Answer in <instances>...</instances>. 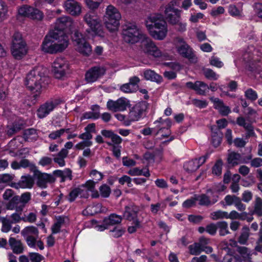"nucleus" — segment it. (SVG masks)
Listing matches in <instances>:
<instances>
[{"mask_svg": "<svg viewBox=\"0 0 262 262\" xmlns=\"http://www.w3.org/2000/svg\"><path fill=\"white\" fill-rule=\"evenodd\" d=\"M246 215V213L245 212L240 214L235 210H232L230 212V213H228L227 212V219H230L231 220H235V219L244 220L245 219L244 216Z\"/></svg>", "mask_w": 262, "mask_h": 262, "instance_id": "864d4df0", "label": "nucleus"}, {"mask_svg": "<svg viewBox=\"0 0 262 262\" xmlns=\"http://www.w3.org/2000/svg\"><path fill=\"white\" fill-rule=\"evenodd\" d=\"M143 75L146 80L158 83L161 82L162 80V77L160 75L151 70H145L143 72Z\"/></svg>", "mask_w": 262, "mask_h": 262, "instance_id": "c9c22d12", "label": "nucleus"}, {"mask_svg": "<svg viewBox=\"0 0 262 262\" xmlns=\"http://www.w3.org/2000/svg\"><path fill=\"white\" fill-rule=\"evenodd\" d=\"M186 86L191 90L195 91V92L200 95L205 96L209 92L208 85L205 82L201 81H196L195 82H187Z\"/></svg>", "mask_w": 262, "mask_h": 262, "instance_id": "4be33fe9", "label": "nucleus"}, {"mask_svg": "<svg viewBox=\"0 0 262 262\" xmlns=\"http://www.w3.org/2000/svg\"><path fill=\"white\" fill-rule=\"evenodd\" d=\"M227 212L222 210H217L210 213V217L212 220H218L220 219H227Z\"/></svg>", "mask_w": 262, "mask_h": 262, "instance_id": "49530a36", "label": "nucleus"}, {"mask_svg": "<svg viewBox=\"0 0 262 262\" xmlns=\"http://www.w3.org/2000/svg\"><path fill=\"white\" fill-rule=\"evenodd\" d=\"M138 209L135 206H126L123 214L124 217L128 220L136 222V225L139 226V222L137 220Z\"/></svg>", "mask_w": 262, "mask_h": 262, "instance_id": "bb28decb", "label": "nucleus"}, {"mask_svg": "<svg viewBox=\"0 0 262 262\" xmlns=\"http://www.w3.org/2000/svg\"><path fill=\"white\" fill-rule=\"evenodd\" d=\"M146 26L150 35L157 40L164 39L167 34V24L161 14L149 15L146 21Z\"/></svg>", "mask_w": 262, "mask_h": 262, "instance_id": "7ed1b4c3", "label": "nucleus"}, {"mask_svg": "<svg viewBox=\"0 0 262 262\" xmlns=\"http://www.w3.org/2000/svg\"><path fill=\"white\" fill-rule=\"evenodd\" d=\"M249 235V228L247 226H244L242 228L241 234L238 238V242L242 245L247 244Z\"/></svg>", "mask_w": 262, "mask_h": 262, "instance_id": "37998d69", "label": "nucleus"}, {"mask_svg": "<svg viewBox=\"0 0 262 262\" xmlns=\"http://www.w3.org/2000/svg\"><path fill=\"white\" fill-rule=\"evenodd\" d=\"M28 256L31 262H41L44 258L42 255L36 252H29Z\"/></svg>", "mask_w": 262, "mask_h": 262, "instance_id": "bf43d9fd", "label": "nucleus"}, {"mask_svg": "<svg viewBox=\"0 0 262 262\" xmlns=\"http://www.w3.org/2000/svg\"><path fill=\"white\" fill-rule=\"evenodd\" d=\"M209 156V154H207L205 156L201 157L198 159H194L185 162L183 165L184 170L188 173L193 172L196 171L206 162Z\"/></svg>", "mask_w": 262, "mask_h": 262, "instance_id": "412c9836", "label": "nucleus"}, {"mask_svg": "<svg viewBox=\"0 0 262 262\" xmlns=\"http://www.w3.org/2000/svg\"><path fill=\"white\" fill-rule=\"evenodd\" d=\"M147 108V103L145 101L136 103L130 109L128 114L129 120L132 122L139 121L145 115Z\"/></svg>", "mask_w": 262, "mask_h": 262, "instance_id": "4468645a", "label": "nucleus"}, {"mask_svg": "<svg viewBox=\"0 0 262 262\" xmlns=\"http://www.w3.org/2000/svg\"><path fill=\"white\" fill-rule=\"evenodd\" d=\"M177 1H171L167 6L164 10L165 18L168 22L172 25H176L179 20H181V11L174 7V4Z\"/></svg>", "mask_w": 262, "mask_h": 262, "instance_id": "2eb2a0df", "label": "nucleus"}, {"mask_svg": "<svg viewBox=\"0 0 262 262\" xmlns=\"http://www.w3.org/2000/svg\"><path fill=\"white\" fill-rule=\"evenodd\" d=\"M9 244L14 253L19 254L24 252V247L20 241L10 237L9 239Z\"/></svg>", "mask_w": 262, "mask_h": 262, "instance_id": "473e14b6", "label": "nucleus"}, {"mask_svg": "<svg viewBox=\"0 0 262 262\" xmlns=\"http://www.w3.org/2000/svg\"><path fill=\"white\" fill-rule=\"evenodd\" d=\"M253 9L255 13L258 17L262 19V3L260 2L255 3L253 5Z\"/></svg>", "mask_w": 262, "mask_h": 262, "instance_id": "774afa93", "label": "nucleus"}, {"mask_svg": "<svg viewBox=\"0 0 262 262\" xmlns=\"http://www.w3.org/2000/svg\"><path fill=\"white\" fill-rule=\"evenodd\" d=\"M73 40L76 49L78 52L85 56H89L91 54L92 47L83 37L81 33L77 31H75L73 37Z\"/></svg>", "mask_w": 262, "mask_h": 262, "instance_id": "f8f14e48", "label": "nucleus"}, {"mask_svg": "<svg viewBox=\"0 0 262 262\" xmlns=\"http://www.w3.org/2000/svg\"><path fill=\"white\" fill-rule=\"evenodd\" d=\"M27 44L23 39L21 34L16 32L12 36L11 52L16 59H21L27 53Z\"/></svg>", "mask_w": 262, "mask_h": 262, "instance_id": "6e6552de", "label": "nucleus"}, {"mask_svg": "<svg viewBox=\"0 0 262 262\" xmlns=\"http://www.w3.org/2000/svg\"><path fill=\"white\" fill-rule=\"evenodd\" d=\"M141 48L143 52L154 57H160L162 52L156 46L153 41L145 34L141 40Z\"/></svg>", "mask_w": 262, "mask_h": 262, "instance_id": "ddd939ff", "label": "nucleus"}, {"mask_svg": "<svg viewBox=\"0 0 262 262\" xmlns=\"http://www.w3.org/2000/svg\"><path fill=\"white\" fill-rule=\"evenodd\" d=\"M124 230L121 227H116L113 230H110L111 235L115 238L121 237L124 233Z\"/></svg>", "mask_w": 262, "mask_h": 262, "instance_id": "e2e57ef3", "label": "nucleus"}, {"mask_svg": "<svg viewBox=\"0 0 262 262\" xmlns=\"http://www.w3.org/2000/svg\"><path fill=\"white\" fill-rule=\"evenodd\" d=\"M85 132L79 135L78 137L80 139L83 140H89L91 141L92 139L93 136L92 135V133H96V125L95 123H90L85 128H84Z\"/></svg>", "mask_w": 262, "mask_h": 262, "instance_id": "2f4dec72", "label": "nucleus"}, {"mask_svg": "<svg viewBox=\"0 0 262 262\" xmlns=\"http://www.w3.org/2000/svg\"><path fill=\"white\" fill-rule=\"evenodd\" d=\"M96 184V182H95L93 180H89L86 181L88 189L90 190V192H92V197L93 198H98L99 196L98 191L95 189Z\"/></svg>", "mask_w": 262, "mask_h": 262, "instance_id": "de8ad7c7", "label": "nucleus"}, {"mask_svg": "<svg viewBox=\"0 0 262 262\" xmlns=\"http://www.w3.org/2000/svg\"><path fill=\"white\" fill-rule=\"evenodd\" d=\"M38 233L37 228L33 226H27L21 231V234L23 236H35L38 237Z\"/></svg>", "mask_w": 262, "mask_h": 262, "instance_id": "a19ab883", "label": "nucleus"}, {"mask_svg": "<svg viewBox=\"0 0 262 262\" xmlns=\"http://www.w3.org/2000/svg\"><path fill=\"white\" fill-rule=\"evenodd\" d=\"M58 102L57 100H50L41 104L37 110V116L39 119L46 117L57 107Z\"/></svg>", "mask_w": 262, "mask_h": 262, "instance_id": "a211bd4d", "label": "nucleus"}, {"mask_svg": "<svg viewBox=\"0 0 262 262\" xmlns=\"http://www.w3.org/2000/svg\"><path fill=\"white\" fill-rule=\"evenodd\" d=\"M31 6L24 5L18 9V13L19 15L29 18V15L31 13Z\"/></svg>", "mask_w": 262, "mask_h": 262, "instance_id": "052dcab7", "label": "nucleus"}, {"mask_svg": "<svg viewBox=\"0 0 262 262\" xmlns=\"http://www.w3.org/2000/svg\"><path fill=\"white\" fill-rule=\"evenodd\" d=\"M50 31L45 37L41 45V51L48 54H54L63 52L69 46V36Z\"/></svg>", "mask_w": 262, "mask_h": 262, "instance_id": "f257e3e1", "label": "nucleus"}, {"mask_svg": "<svg viewBox=\"0 0 262 262\" xmlns=\"http://www.w3.org/2000/svg\"><path fill=\"white\" fill-rule=\"evenodd\" d=\"M195 200L199 202V205L201 206H208L211 204H214L217 201V196L216 195L213 196L212 200L209 196L205 194L201 195H195Z\"/></svg>", "mask_w": 262, "mask_h": 262, "instance_id": "c756f323", "label": "nucleus"}, {"mask_svg": "<svg viewBox=\"0 0 262 262\" xmlns=\"http://www.w3.org/2000/svg\"><path fill=\"white\" fill-rule=\"evenodd\" d=\"M129 104V101L125 98L121 97L114 101L110 99L106 104L107 108L113 112L125 111Z\"/></svg>", "mask_w": 262, "mask_h": 262, "instance_id": "6ab92c4d", "label": "nucleus"}, {"mask_svg": "<svg viewBox=\"0 0 262 262\" xmlns=\"http://www.w3.org/2000/svg\"><path fill=\"white\" fill-rule=\"evenodd\" d=\"M212 132V143L216 147L221 143L223 134L221 130L217 129L215 126H212L211 128Z\"/></svg>", "mask_w": 262, "mask_h": 262, "instance_id": "72a5a7b5", "label": "nucleus"}, {"mask_svg": "<svg viewBox=\"0 0 262 262\" xmlns=\"http://www.w3.org/2000/svg\"><path fill=\"white\" fill-rule=\"evenodd\" d=\"M6 208L8 210H15L16 212H21L24 208V205L20 204L19 196H14L7 204Z\"/></svg>", "mask_w": 262, "mask_h": 262, "instance_id": "cd10ccee", "label": "nucleus"}, {"mask_svg": "<svg viewBox=\"0 0 262 262\" xmlns=\"http://www.w3.org/2000/svg\"><path fill=\"white\" fill-rule=\"evenodd\" d=\"M70 64L69 61L63 57L55 58L52 64V72L57 79H61L69 72Z\"/></svg>", "mask_w": 262, "mask_h": 262, "instance_id": "9d476101", "label": "nucleus"}, {"mask_svg": "<svg viewBox=\"0 0 262 262\" xmlns=\"http://www.w3.org/2000/svg\"><path fill=\"white\" fill-rule=\"evenodd\" d=\"M89 192L86 182L85 184L72 189L68 195V200L70 202H73L78 196L80 198L88 199L90 196Z\"/></svg>", "mask_w": 262, "mask_h": 262, "instance_id": "f3484780", "label": "nucleus"}, {"mask_svg": "<svg viewBox=\"0 0 262 262\" xmlns=\"http://www.w3.org/2000/svg\"><path fill=\"white\" fill-rule=\"evenodd\" d=\"M204 74L208 79L216 80L219 78V75L210 69L204 70Z\"/></svg>", "mask_w": 262, "mask_h": 262, "instance_id": "603ef678", "label": "nucleus"}, {"mask_svg": "<svg viewBox=\"0 0 262 262\" xmlns=\"http://www.w3.org/2000/svg\"><path fill=\"white\" fill-rule=\"evenodd\" d=\"M223 162L221 160H218L212 167L213 174L219 176L222 173Z\"/></svg>", "mask_w": 262, "mask_h": 262, "instance_id": "5fc2aeb1", "label": "nucleus"}, {"mask_svg": "<svg viewBox=\"0 0 262 262\" xmlns=\"http://www.w3.org/2000/svg\"><path fill=\"white\" fill-rule=\"evenodd\" d=\"M227 161L228 164L233 166L241 163H247V162L242 158L241 154L235 152H232L229 154Z\"/></svg>", "mask_w": 262, "mask_h": 262, "instance_id": "c85d7f7f", "label": "nucleus"}, {"mask_svg": "<svg viewBox=\"0 0 262 262\" xmlns=\"http://www.w3.org/2000/svg\"><path fill=\"white\" fill-rule=\"evenodd\" d=\"M217 229L221 236H224L230 233L228 228V224L226 221L217 222Z\"/></svg>", "mask_w": 262, "mask_h": 262, "instance_id": "58836bf2", "label": "nucleus"}, {"mask_svg": "<svg viewBox=\"0 0 262 262\" xmlns=\"http://www.w3.org/2000/svg\"><path fill=\"white\" fill-rule=\"evenodd\" d=\"M107 209L103 207L100 203L93 204L89 205L82 211L83 215H93L96 213L105 212Z\"/></svg>", "mask_w": 262, "mask_h": 262, "instance_id": "b1692460", "label": "nucleus"}, {"mask_svg": "<svg viewBox=\"0 0 262 262\" xmlns=\"http://www.w3.org/2000/svg\"><path fill=\"white\" fill-rule=\"evenodd\" d=\"M83 20L89 28L85 33L88 38H94L96 36L103 37L104 32L100 17L94 12H90L85 14Z\"/></svg>", "mask_w": 262, "mask_h": 262, "instance_id": "20e7f679", "label": "nucleus"}, {"mask_svg": "<svg viewBox=\"0 0 262 262\" xmlns=\"http://www.w3.org/2000/svg\"><path fill=\"white\" fill-rule=\"evenodd\" d=\"M28 246L31 248H36V243L38 237L35 236H24Z\"/></svg>", "mask_w": 262, "mask_h": 262, "instance_id": "69168bd1", "label": "nucleus"}, {"mask_svg": "<svg viewBox=\"0 0 262 262\" xmlns=\"http://www.w3.org/2000/svg\"><path fill=\"white\" fill-rule=\"evenodd\" d=\"M7 219L13 224L23 221V217L21 216V212L16 211V212L12 213Z\"/></svg>", "mask_w": 262, "mask_h": 262, "instance_id": "6e6d98bb", "label": "nucleus"}, {"mask_svg": "<svg viewBox=\"0 0 262 262\" xmlns=\"http://www.w3.org/2000/svg\"><path fill=\"white\" fill-rule=\"evenodd\" d=\"M189 249L191 254L195 255L200 254L202 252V250H203L198 243H195L193 245H190Z\"/></svg>", "mask_w": 262, "mask_h": 262, "instance_id": "4d7b16f0", "label": "nucleus"}, {"mask_svg": "<svg viewBox=\"0 0 262 262\" xmlns=\"http://www.w3.org/2000/svg\"><path fill=\"white\" fill-rule=\"evenodd\" d=\"M238 252L245 258H249L252 254V251L245 247L238 248Z\"/></svg>", "mask_w": 262, "mask_h": 262, "instance_id": "13d9d810", "label": "nucleus"}, {"mask_svg": "<svg viewBox=\"0 0 262 262\" xmlns=\"http://www.w3.org/2000/svg\"><path fill=\"white\" fill-rule=\"evenodd\" d=\"M254 212L259 216H262V200L259 197L255 199Z\"/></svg>", "mask_w": 262, "mask_h": 262, "instance_id": "09e8293b", "label": "nucleus"}, {"mask_svg": "<svg viewBox=\"0 0 262 262\" xmlns=\"http://www.w3.org/2000/svg\"><path fill=\"white\" fill-rule=\"evenodd\" d=\"M74 28V22L72 18L68 16H63L58 18L54 25V29L51 31H56L58 34L69 36L67 34L71 33Z\"/></svg>", "mask_w": 262, "mask_h": 262, "instance_id": "1a4fd4ad", "label": "nucleus"}, {"mask_svg": "<svg viewBox=\"0 0 262 262\" xmlns=\"http://www.w3.org/2000/svg\"><path fill=\"white\" fill-rule=\"evenodd\" d=\"M37 180L36 182L38 187L46 188L48 183H52L55 181V178L50 174L38 172L37 174Z\"/></svg>", "mask_w": 262, "mask_h": 262, "instance_id": "5701e85b", "label": "nucleus"}, {"mask_svg": "<svg viewBox=\"0 0 262 262\" xmlns=\"http://www.w3.org/2000/svg\"><path fill=\"white\" fill-rule=\"evenodd\" d=\"M121 19V13L116 8L111 5L107 7L104 16V23L109 31L115 32L118 30Z\"/></svg>", "mask_w": 262, "mask_h": 262, "instance_id": "423d86ee", "label": "nucleus"}, {"mask_svg": "<svg viewBox=\"0 0 262 262\" xmlns=\"http://www.w3.org/2000/svg\"><path fill=\"white\" fill-rule=\"evenodd\" d=\"M69 220L67 216H58L56 217V222L52 226V232L53 234H56L60 231V229L64 226Z\"/></svg>", "mask_w": 262, "mask_h": 262, "instance_id": "7c9ffc66", "label": "nucleus"}, {"mask_svg": "<svg viewBox=\"0 0 262 262\" xmlns=\"http://www.w3.org/2000/svg\"><path fill=\"white\" fill-rule=\"evenodd\" d=\"M243 4L238 3L237 5H231L229 6L228 12L233 16H239L242 15Z\"/></svg>", "mask_w": 262, "mask_h": 262, "instance_id": "ea45409f", "label": "nucleus"}, {"mask_svg": "<svg viewBox=\"0 0 262 262\" xmlns=\"http://www.w3.org/2000/svg\"><path fill=\"white\" fill-rule=\"evenodd\" d=\"M209 62L211 66L218 68H221L224 66L223 62L221 61L220 58L215 56H212L209 59Z\"/></svg>", "mask_w": 262, "mask_h": 262, "instance_id": "338daca9", "label": "nucleus"}, {"mask_svg": "<svg viewBox=\"0 0 262 262\" xmlns=\"http://www.w3.org/2000/svg\"><path fill=\"white\" fill-rule=\"evenodd\" d=\"M46 68L38 66L32 70L26 77L25 84L34 94V97L38 96L42 88L48 83L49 77L46 75Z\"/></svg>", "mask_w": 262, "mask_h": 262, "instance_id": "f03ea898", "label": "nucleus"}, {"mask_svg": "<svg viewBox=\"0 0 262 262\" xmlns=\"http://www.w3.org/2000/svg\"><path fill=\"white\" fill-rule=\"evenodd\" d=\"M121 35L124 42L134 44L140 41L145 34L135 24L128 23L124 25Z\"/></svg>", "mask_w": 262, "mask_h": 262, "instance_id": "0eeeda50", "label": "nucleus"}, {"mask_svg": "<svg viewBox=\"0 0 262 262\" xmlns=\"http://www.w3.org/2000/svg\"><path fill=\"white\" fill-rule=\"evenodd\" d=\"M37 219V215L35 212H30L27 214H25L23 217V221L24 222H28L30 223H34Z\"/></svg>", "mask_w": 262, "mask_h": 262, "instance_id": "680f3d73", "label": "nucleus"}, {"mask_svg": "<svg viewBox=\"0 0 262 262\" xmlns=\"http://www.w3.org/2000/svg\"><path fill=\"white\" fill-rule=\"evenodd\" d=\"M105 69L103 67L96 66L92 67L85 73V80L88 83L95 82L105 74Z\"/></svg>", "mask_w": 262, "mask_h": 262, "instance_id": "aec40b11", "label": "nucleus"}, {"mask_svg": "<svg viewBox=\"0 0 262 262\" xmlns=\"http://www.w3.org/2000/svg\"><path fill=\"white\" fill-rule=\"evenodd\" d=\"M20 180L21 188H31L34 184V180L30 175L22 176Z\"/></svg>", "mask_w": 262, "mask_h": 262, "instance_id": "79ce46f5", "label": "nucleus"}, {"mask_svg": "<svg viewBox=\"0 0 262 262\" xmlns=\"http://www.w3.org/2000/svg\"><path fill=\"white\" fill-rule=\"evenodd\" d=\"M226 247H223V249L226 252L222 262H242L241 257L235 252V250L228 247L227 244H225Z\"/></svg>", "mask_w": 262, "mask_h": 262, "instance_id": "393cba45", "label": "nucleus"}, {"mask_svg": "<svg viewBox=\"0 0 262 262\" xmlns=\"http://www.w3.org/2000/svg\"><path fill=\"white\" fill-rule=\"evenodd\" d=\"M245 96L251 101H254L258 98L257 92L251 88H249L245 91Z\"/></svg>", "mask_w": 262, "mask_h": 262, "instance_id": "8fccbe9b", "label": "nucleus"}, {"mask_svg": "<svg viewBox=\"0 0 262 262\" xmlns=\"http://www.w3.org/2000/svg\"><path fill=\"white\" fill-rule=\"evenodd\" d=\"M30 11L31 13L29 15V18L37 20H41L43 19V13L39 10L31 7Z\"/></svg>", "mask_w": 262, "mask_h": 262, "instance_id": "c03bdc74", "label": "nucleus"}, {"mask_svg": "<svg viewBox=\"0 0 262 262\" xmlns=\"http://www.w3.org/2000/svg\"><path fill=\"white\" fill-rule=\"evenodd\" d=\"M100 116V106L98 105H93L91 106V111L84 113L83 118L85 119L96 120Z\"/></svg>", "mask_w": 262, "mask_h": 262, "instance_id": "f704fd0d", "label": "nucleus"}, {"mask_svg": "<svg viewBox=\"0 0 262 262\" xmlns=\"http://www.w3.org/2000/svg\"><path fill=\"white\" fill-rule=\"evenodd\" d=\"M8 16V7L5 1H0V23L7 19Z\"/></svg>", "mask_w": 262, "mask_h": 262, "instance_id": "a18cd8bd", "label": "nucleus"}, {"mask_svg": "<svg viewBox=\"0 0 262 262\" xmlns=\"http://www.w3.org/2000/svg\"><path fill=\"white\" fill-rule=\"evenodd\" d=\"M176 41V48L178 53L188 59L190 62L196 63L197 57L193 49L182 38H177Z\"/></svg>", "mask_w": 262, "mask_h": 262, "instance_id": "9b49d317", "label": "nucleus"}, {"mask_svg": "<svg viewBox=\"0 0 262 262\" xmlns=\"http://www.w3.org/2000/svg\"><path fill=\"white\" fill-rule=\"evenodd\" d=\"M120 90L125 93H132L136 92L138 90L135 88V85H133L129 82L122 84L120 88Z\"/></svg>", "mask_w": 262, "mask_h": 262, "instance_id": "3c124183", "label": "nucleus"}, {"mask_svg": "<svg viewBox=\"0 0 262 262\" xmlns=\"http://www.w3.org/2000/svg\"><path fill=\"white\" fill-rule=\"evenodd\" d=\"M154 124L156 126L153 128V130H155V135L161 134L163 137H168L170 134V128L171 125V122L170 119H166L163 120L160 118L159 120L154 122Z\"/></svg>", "mask_w": 262, "mask_h": 262, "instance_id": "dca6fc26", "label": "nucleus"}, {"mask_svg": "<svg viewBox=\"0 0 262 262\" xmlns=\"http://www.w3.org/2000/svg\"><path fill=\"white\" fill-rule=\"evenodd\" d=\"M122 220L121 216L115 213L111 214L108 217L103 220V222L108 226L115 225L120 224Z\"/></svg>", "mask_w": 262, "mask_h": 262, "instance_id": "4c0bfd02", "label": "nucleus"}, {"mask_svg": "<svg viewBox=\"0 0 262 262\" xmlns=\"http://www.w3.org/2000/svg\"><path fill=\"white\" fill-rule=\"evenodd\" d=\"M90 176L93 180L96 181L94 182H96V183L98 181L101 180L103 178V174L96 169L92 170L90 173Z\"/></svg>", "mask_w": 262, "mask_h": 262, "instance_id": "0e129e2a", "label": "nucleus"}, {"mask_svg": "<svg viewBox=\"0 0 262 262\" xmlns=\"http://www.w3.org/2000/svg\"><path fill=\"white\" fill-rule=\"evenodd\" d=\"M257 51L252 46L248 47L242 55L243 61L247 64L249 71L262 78V67L259 61Z\"/></svg>", "mask_w": 262, "mask_h": 262, "instance_id": "39448f33", "label": "nucleus"}, {"mask_svg": "<svg viewBox=\"0 0 262 262\" xmlns=\"http://www.w3.org/2000/svg\"><path fill=\"white\" fill-rule=\"evenodd\" d=\"M64 6L67 12L72 15H79L81 13V6L77 1H65Z\"/></svg>", "mask_w": 262, "mask_h": 262, "instance_id": "a878e982", "label": "nucleus"}, {"mask_svg": "<svg viewBox=\"0 0 262 262\" xmlns=\"http://www.w3.org/2000/svg\"><path fill=\"white\" fill-rule=\"evenodd\" d=\"M127 173L132 176H143L145 177L150 176V172L148 168L144 167L140 169L139 167H134L128 171Z\"/></svg>", "mask_w": 262, "mask_h": 262, "instance_id": "e433bc0d", "label": "nucleus"}]
</instances>
